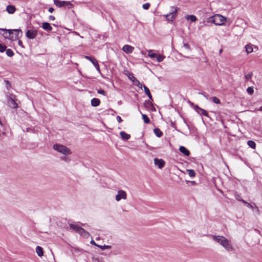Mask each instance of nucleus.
<instances>
[{"instance_id":"nucleus-1","label":"nucleus","mask_w":262,"mask_h":262,"mask_svg":"<svg viewBox=\"0 0 262 262\" xmlns=\"http://www.w3.org/2000/svg\"><path fill=\"white\" fill-rule=\"evenodd\" d=\"M212 237L214 241L220 244L228 251H230L233 250V247L230 243V242L225 237L212 235Z\"/></svg>"},{"instance_id":"nucleus-2","label":"nucleus","mask_w":262,"mask_h":262,"mask_svg":"<svg viewBox=\"0 0 262 262\" xmlns=\"http://www.w3.org/2000/svg\"><path fill=\"white\" fill-rule=\"evenodd\" d=\"M209 21L214 24L216 25H223L226 20V18L221 15L215 14L209 17Z\"/></svg>"},{"instance_id":"nucleus-3","label":"nucleus","mask_w":262,"mask_h":262,"mask_svg":"<svg viewBox=\"0 0 262 262\" xmlns=\"http://www.w3.org/2000/svg\"><path fill=\"white\" fill-rule=\"evenodd\" d=\"M6 96L7 99V105L12 108H17L18 104L16 102L17 99L15 95L12 94H7Z\"/></svg>"},{"instance_id":"nucleus-4","label":"nucleus","mask_w":262,"mask_h":262,"mask_svg":"<svg viewBox=\"0 0 262 262\" xmlns=\"http://www.w3.org/2000/svg\"><path fill=\"white\" fill-rule=\"evenodd\" d=\"M53 149L64 155H70L72 153L71 150L69 148L66 146L60 144H54L53 145Z\"/></svg>"},{"instance_id":"nucleus-5","label":"nucleus","mask_w":262,"mask_h":262,"mask_svg":"<svg viewBox=\"0 0 262 262\" xmlns=\"http://www.w3.org/2000/svg\"><path fill=\"white\" fill-rule=\"evenodd\" d=\"M171 10L169 14L164 15L168 21H172L174 20L179 9L178 7H171Z\"/></svg>"},{"instance_id":"nucleus-6","label":"nucleus","mask_w":262,"mask_h":262,"mask_svg":"<svg viewBox=\"0 0 262 262\" xmlns=\"http://www.w3.org/2000/svg\"><path fill=\"white\" fill-rule=\"evenodd\" d=\"M54 3L56 6L59 7L67 6V7L69 9H70L73 7V5L70 2L61 1L60 0H54Z\"/></svg>"},{"instance_id":"nucleus-7","label":"nucleus","mask_w":262,"mask_h":262,"mask_svg":"<svg viewBox=\"0 0 262 262\" xmlns=\"http://www.w3.org/2000/svg\"><path fill=\"white\" fill-rule=\"evenodd\" d=\"M19 34L21 36L23 34L22 31L20 29H14L11 30V40H16L18 39Z\"/></svg>"},{"instance_id":"nucleus-8","label":"nucleus","mask_w":262,"mask_h":262,"mask_svg":"<svg viewBox=\"0 0 262 262\" xmlns=\"http://www.w3.org/2000/svg\"><path fill=\"white\" fill-rule=\"evenodd\" d=\"M127 194L124 190H120L118 191V194L116 195L115 199L117 201H119L121 199L126 200Z\"/></svg>"},{"instance_id":"nucleus-9","label":"nucleus","mask_w":262,"mask_h":262,"mask_svg":"<svg viewBox=\"0 0 262 262\" xmlns=\"http://www.w3.org/2000/svg\"><path fill=\"white\" fill-rule=\"evenodd\" d=\"M154 164L160 169L163 168L165 164V162L162 159L156 158L154 159Z\"/></svg>"},{"instance_id":"nucleus-10","label":"nucleus","mask_w":262,"mask_h":262,"mask_svg":"<svg viewBox=\"0 0 262 262\" xmlns=\"http://www.w3.org/2000/svg\"><path fill=\"white\" fill-rule=\"evenodd\" d=\"M37 34V30H29L26 32V36L28 38L33 39L35 38Z\"/></svg>"},{"instance_id":"nucleus-11","label":"nucleus","mask_w":262,"mask_h":262,"mask_svg":"<svg viewBox=\"0 0 262 262\" xmlns=\"http://www.w3.org/2000/svg\"><path fill=\"white\" fill-rule=\"evenodd\" d=\"M85 58L86 59L89 60L90 61H91V63H93V64L94 66V67L97 69V70L99 72H100V68H99V66L98 63L97 61L96 60V59L95 58H93V57H90V56H85Z\"/></svg>"},{"instance_id":"nucleus-12","label":"nucleus","mask_w":262,"mask_h":262,"mask_svg":"<svg viewBox=\"0 0 262 262\" xmlns=\"http://www.w3.org/2000/svg\"><path fill=\"white\" fill-rule=\"evenodd\" d=\"M122 51L126 54H130L133 52L134 50V47L130 45H126L122 47Z\"/></svg>"},{"instance_id":"nucleus-13","label":"nucleus","mask_w":262,"mask_h":262,"mask_svg":"<svg viewBox=\"0 0 262 262\" xmlns=\"http://www.w3.org/2000/svg\"><path fill=\"white\" fill-rule=\"evenodd\" d=\"M1 30L3 31L4 32L3 35L5 38L10 39V37L11 36V30H7L6 29H1Z\"/></svg>"},{"instance_id":"nucleus-14","label":"nucleus","mask_w":262,"mask_h":262,"mask_svg":"<svg viewBox=\"0 0 262 262\" xmlns=\"http://www.w3.org/2000/svg\"><path fill=\"white\" fill-rule=\"evenodd\" d=\"M245 204L247 205V206L252 209L255 210L257 214H260L259 209L255 203H253V204H251L247 202V203H245Z\"/></svg>"},{"instance_id":"nucleus-15","label":"nucleus","mask_w":262,"mask_h":262,"mask_svg":"<svg viewBox=\"0 0 262 262\" xmlns=\"http://www.w3.org/2000/svg\"><path fill=\"white\" fill-rule=\"evenodd\" d=\"M78 233L80 235H81L82 236H83L85 238H88L90 236V233L88 231L85 230L84 229H83L82 228H81V229H80V230L78 232Z\"/></svg>"},{"instance_id":"nucleus-16","label":"nucleus","mask_w":262,"mask_h":262,"mask_svg":"<svg viewBox=\"0 0 262 262\" xmlns=\"http://www.w3.org/2000/svg\"><path fill=\"white\" fill-rule=\"evenodd\" d=\"M42 28L43 30L48 32H50L52 30V27L51 26L50 24L46 22L42 23Z\"/></svg>"},{"instance_id":"nucleus-17","label":"nucleus","mask_w":262,"mask_h":262,"mask_svg":"<svg viewBox=\"0 0 262 262\" xmlns=\"http://www.w3.org/2000/svg\"><path fill=\"white\" fill-rule=\"evenodd\" d=\"M6 10L8 13L13 14L16 11V8L13 5H8L6 8Z\"/></svg>"},{"instance_id":"nucleus-18","label":"nucleus","mask_w":262,"mask_h":262,"mask_svg":"<svg viewBox=\"0 0 262 262\" xmlns=\"http://www.w3.org/2000/svg\"><path fill=\"white\" fill-rule=\"evenodd\" d=\"M196 108L198 109V110H196V112L198 113H200L201 115H203L205 116L208 117V113L206 110L199 107L198 105L196 106Z\"/></svg>"},{"instance_id":"nucleus-19","label":"nucleus","mask_w":262,"mask_h":262,"mask_svg":"<svg viewBox=\"0 0 262 262\" xmlns=\"http://www.w3.org/2000/svg\"><path fill=\"white\" fill-rule=\"evenodd\" d=\"M179 150L186 156H188L190 155L189 151L184 146H180Z\"/></svg>"},{"instance_id":"nucleus-20","label":"nucleus","mask_w":262,"mask_h":262,"mask_svg":"<svg viewBox=\"0 0 262 262\" xmlns=\"http://www.w3.org/2000/svg\"><path fill=\"white\" fill-rule=\"evenodd\" d=\"M120 135L123 140H127L130 138V135L124 132H121Z\"/></svg>"},{"instance_id":"nucleus-21","label":"nucleus","mask_w":262,"mask_h":262,"mask_svg":"<svg viewBox=\"0 0 262 262\" xmlns=\"http://www.w3.org/2000/svg\"><path fill=\"white\" fill-rule=\"evenodd\" d=\"M36 252L39 257H41L43 255V249L40 246H37L36 247Z\"/></svg>"},{"instance_id":"nucleus-22","label":"nucleus","mask_w":262,"mask_h":262,"mask_svg":"<svg viewBox=\"0 0 262 262\" xmlns=\"http://www.w3.org/2000/svg\"><path fill=\"white\" fill-rule=\"evenodd\" d=\"M100 103V101L98 98H93L91 100V105L93 106H98Z\"/></svg>"},{"instance_id":"nucleus-23","label":"nucleus","mask_w":262,"mask_h":262,"mask_svg":"<svg viewBox=\"0 0 262 262\" xmlns=\"http://www.w3.org/2000/svg\"><path fill=\"white\" fill-rule=\"evenodd\" d=\"M143 88H144L145 93L147 95L149 99L152 100V96L150 94L149 89L146 86H145L144 85H143Z\"/></svg>"},{"instance_id":"nucleus-24","label":"nucleus","mask_w":262,"mask_h":262,"mask_svg":"<svg viewBox=\"0 0 262 262\" xmlns=\"http://www.w3.org/2000/svg\"><path fill=\"white\" fill-rule=\"evenodd\" d=\"M134 78V80H133V82L135 85L138 86L140 88H142V85L140 83V82L134 76H133Z\"/></svg>"},{"instance_id":"nucleus-25","label":"nucleus","mask_w":262,"mask_h":262,"mask_svg":"<svg viewBox=\"0 0 262 262\" xmlns=\"http://www.w3.org/2000/svg\"><path fill=\"white\" fill-rule=\"evenodd\" d=\"M154 132L158 137H161L163 135V133L158 128H155L154 129Z\"/></svg>"},{"instance_id":"nucleus-26","label":"nucleus","mask_w":262,"mask_h":262,"mask_svg":"<svg viewBox=\"0 0 262 262\" xmlns=\"http://www.w3.org/2000/svg\"><path fill=\"white\" fill-rule=\"evenodd\" d=\"M70 227L71 229L75 230L77 233H78V232L80 230V229H81V228L80 226H79L78 225H75L73 224H71L70 225Z\"/></svg>"},{"instance_id":"nucleus-27","label":"nucleus","mask_w":262,"mask_h":262,"mask_svg":"<svg viewBox=\"0 0 262 262\" xmlns=\"http://www.w3.org/2000/svg\"><path fill=\"white\" fill-rule=\"evenodd\" d=\"M246 51L247 54L251 53L253 52V48L251 45H247L245 46Z\"/></svg>"},{"instance_id":"nucleus-28","label":"nucleus","mask_w":262,"mask_h":262,"mask_svg":"<svg viewBox=\"0 0 262 262\" xmlns=\"http://www.w3.org/2000/svg\"><path fill=\"white\" fill-rule=\"evenodd\" d=\"M247 144L249 145V146L252 149H255L256 147V144L252 140H249L247 142Z\"/></svg>"},{"instance_id":"nucleus-29","label":"nucleus","mask_w":262,"mask_h":262,"mask_svg":"<svg viewBox=\"0 0 262 262\" xmlns=\"http://www.w3.org/2000/svg\"><path fill=\"white\" fill-rule=\"evenodd\" d=\"M186 18L188 20H190L192 22L195 21L196 20V17L193 15H187Z\"/></svg>"},{"instance_id":"nucleus-30","label":"nucleus","mask_w":262,"mask_h":262,"mask_svg":"<svg viewBox=\"0 0 262 262\" xmlns=\"http://www.w3.org/2000/svg\"><path fill=\"white\" fill-rule=\"evenodd\" d=\"M142 118L144 120V122L145 123L148 124L150 123V120L146 115L142 114Z\"/></svg>"},{"instance_id":"nucleus-31","label":"nucleus","mask_w":262,"mask_h":262,"mask_svg":"<svg viewBox=\"0 0 262 262\" xmlns=\"http://www.w3.org/2000/svg\"><path fill=\"white\" fill-rule=\"evenodd\" d=\"M157 55V54L153 53L152 50H149L148 51V56L151 58H156Z\"/></svg>"},{"instance_id":"nucleus-32","label":"nucleus","mask_w":262,"mask_h":262,"mask_svg":"<svg viewBox=\"0 0 262 262\" xmlns=\"http://www.w3.org/2000/svg\"><path fill=\"white\" fill-rule=\"evenodd\" d=\"M157 61L159 62L162 61L165 58V56L163 55L157 54L156 57Z\"/></svg>"},{"instance_id":"nucleus-33","label":"nucleus","mask_w":262,"mask_h":262,"mask_svg":"<svg viewBox=\"0 0 262 262\" xmlns=\"http://www.w3.org/2000/svg\"><path fill=\"white\" fill-rule=\"evenodd\" d=\"M235 198H236V199L237 200H238L239 201H241V202L244 203V204L247 203V202H246V201H245L244 200L242 199V198L240 196V195H239L238 194H235Z\"/></svg>"},{"instance_id":"nucleus-34","label":"nucleus","mask_w":262,"mask_h":262,"mask_svg":"<svg viewBox=\"0 0 262 262\" xmlns=\"http://www.w3.org/2000/svg\"><path fill=\"white\" fill-rule=\"evenodd\" d=\"M6 54L8 56L12 57L14 55V53L11 49H8L6 50Z\"/></svg>"},{"instance_id":"nucleus-35","label":"nucleus","mask_w":262,"mask_h":262,"mask_svg":"<svg viewBox=\"0 0 262 262\" xmlns=\"http://www.w3.org/2000/svg\"><path fill=\"white\" fill-rule=\"evenodd\" d=\"M188 174L190 177H194L195 175V171L192 169L187 170Z\"/></svg>"},{"instance_id":"nucleus-36","label":"nucleus","mask_w":262,"mask_h":262,"mask_svg":"<svg viewBox=\"0 0 262 262\" xmlns=\"http://www.w3.org/2000/svg\"><path fill=\"white\" fill-rule=\"evenodd\" d=\"M98 247L102 250L105 249H109L111 248V246L110 245H98Z\"/></svg>"},{"instance_id":"nucleus-37","label":"nucleus","mask_w":262,"mask_h":262,"mask_svg":"<svg viewBox=\"0 0 262 262\" xmlns=\"http://www.w3.org/2000/svg\"><path fill=\"white\" fill-rule=\"evenodd\" d=\"M247 92L249 95H252L254 93V90L253 87H248L247 89Z\"/></svg>"},{"instance_id":"nucleus-38","label":"nucleus","mask_w":262,"mask_h":262,"mask_svg":"<svg viewBox=\"0 0 262 262\" xmlns=\"http://www.w3.org/2000/svg\"><path fill=\"white\" fill-rule=\"evenodd\" d=\"M5 83L6 84V87L7 89L8 90H10V88H11V85L10 82L7 80H5Z\"/></svg>"},{"instance_id":"nucleus-39","label":"nucleus","mask_w":262,"mask_h":262,"mask_svg":"<svg viewBox=\"0 0 262 262\" xmlns=\"http://www.w3.org/2000/svg\"><path fill=\"white\" fill-rule=\"evenodd\" d=\"M212 100L214 103L216 104H220L221 102L220 99L216 97H213L212 98Z\"/></svg>"},{"instance_id":"nucleus-40","label":"nucleus","mask_w":262,"mask_h":262,"mask_svg":"<svg viewBox=\"0 0 262 262\" xmlns=\"http://www.w3.org/2000/svg\"><path fill=\"white\" fill-rule=\"evenodd\" d=\"M6 50V46L0 43V52H4Z\"/></svg>"},{"instance_id":"nucleus-41","label":"nucleus","mask_w":262,"mask_h":262,"mask_svg":"<svg viewBox=\"0 0 262 262\" xmlns=\"http://www.w3.org/2000/svg\"><path fill=\"white\" fill-rule=\"evenodd\" d=\"M150 7V4L149 3H145L143 5L142 8L145 10H148Z\"/></svg>"},{"instance_id":"nucleus-42","label":"nucleus","mask_w":262,"mask_h":262,"mask_svg":"<svg viewBox=\"0 0 262 262\" xmlns=\"http://www.w3.org/2000/svg\"><path fill=\"white\" fill-rule=\"evenodd\" d=\"M252 75H253V73H252V72H250V73H248V74H246V75L245 76V78H246L247 80H249V79H250L252 77Z\"/></svg>"},{"instance_id":"nucleus-43","label":"nucleus","mask_w":262,"mask_h":262,"mask_svg":"<svg viewBox=\"0 0 262 262\" xmlns=\"http://www.w3.org/2000/svg\"><path fill=\"white\" fill-rule=\"evenodd\" d=\"M97 92L100 94H102V95H103L104 96L106 95V93L103 90H101V89H100V90H98L97 91Z\"/></svg>"},{"instance_id":"nucleus-44","label":"nucleus","mask_w":262,"mask_h":262,"mask_svg":"<svg viewBox=\"0 0 262 262\" xmlns=\"http://www.w3.org/2000/svg\"><path fill=\"white\" fill-rule=\"evenodd\" d=\"M183 46L187 50H190V46L187 43H185L184 44Z\"/></svg>"},{"instance_id":"nucleus-45","label":"nucleus","mask_w":262,"mask_h":262,"mask_svg":"<svg viewBox=\"0 0 262 262\" xmlns=\"http://www.w3.org/2000/svg\"><path fill=\"white\" fill-rule=\"evenodd\" d=\"M117 121L119 122V123H120L122 122V120L121 119V118L119 116H118L117 117Z\"/></svg>"},{"instance_id":"nucleus-46","label":"nucleus","mask_w":262,"mask_h":262,"mask_svg":"<svg viewBox=\"0 0 262 262\" xmlns=\"http://www.w3.org/2000/svg\"><path fill=\"white\" fill-rule=\"evenodd\" d=\"M90 243H91V244L94 245L95 246H97V247H98V244H97L95 242V241H93V240H92V241H91V242H90Z\"/></svg>"},{"instance_id":"nucleus-47","label":"nucleus","mask_w":262,"mask_h":262,"mask_svg":"<svg viewBox=\"0 0 262 262\" xmlns=\"http://www.w3.org/2000/svg\"><path fill=\"white\" fill-rule=\"evenodd\" d=\"M54 10V8H52V7H50V8H49V11L50 13H52V12H53Z\"/></svg>"},{"instance_id":"nucleus-48","label":"nucleus","mask_w":262,"mask_h":262,"mask_svg":"<svg viewBox=\"0 0 262 262\" xmlns=\"http://www.w3.org/2000/svg\"><path fill=\"white\" fill-rule=\"evenodd\" d=\"M49 19L52 20H54L55 19V17L53 15H50L49 16Z\"/></svg>"},{"instance_id":"nucleus-49","label":"nucleus","mask_w":262,"mask_h":262,"mask_svg":"<svg viewBox=\"0 0 262 262\" xmlns=\"http://www.w3.org/2000/svg\"><path fill=\"white\" fill-rule=\"evenodd\" d=\"M18 43L20 46H23V42L21 40H18Z\"/></svg>"},{"instance_id":"nucleus-50","label":"nucleus","mask_w":262,"mask_h":262,"mask_svg":"<svg viewBox=\"0 0 262 262\" xmlns=\"http://www.w3.org/2000/svg\"><path fill=\"white\" fill-rule=\"evenodd\" d=\"M134 76L133 75H132L131 77H129V78L133 81V80H134V78L133 77Z\"/></svg>"},{"instance_id":"nucleus-51","label":"nucleus","mask_w":262,"mask_h":262,"mask_svg":"<svg viewBox=\"0 0 262 262\" xmlns=\"http://www.w3.org/2000/svg\"><path fill=\"white\" fill-rule=\"evenodd\" d=\"M258 111L262 112V106L258 108Z\"/></svg>"},{"instance_id":"nucleus-52","label":"nucleus","mask_w":262,"mask_h":262,"mask_svg":"<svg viewBox=\"0 0 262 262\" xmlns=\"http://www.w3.org/2000/svg\"><path fill=\"white\" fill-rule=\"evenodd\" d=\"M222 52H223V49H220L219 51L220 54H221L222 53Z\"/></svg>"},{"instance_id":"nucleus-53","label":"nucleus","mask_w":262,"mask_h":262,"mask_svg":"<svg viewBox=\"0 0 262 262\" xmlns=\"http://www.w3.org/2000/svg\"><path fill=\"white\" fill-rule=\"evenodd\" d=\"M82 225L84 226H85V224H81Z\"/></svg>"}]
</instances>
